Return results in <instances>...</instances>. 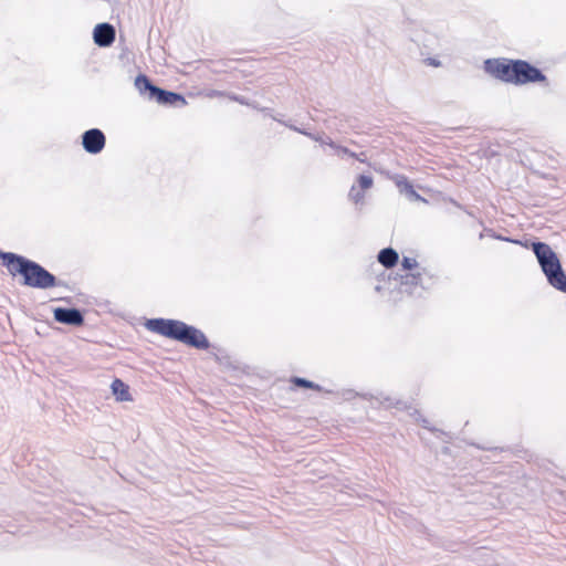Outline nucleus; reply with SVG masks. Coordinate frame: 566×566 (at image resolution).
Here are the masks:
<instances>
[{
	"label": "nucleus",
	"mask_w": 566,
	"mask_h": 566,
	"mask_svg": "<svg viewBox=\"0 0 566 566\" xmlns=\"http://www.w3.org/2000/svg\"><path fill=\"white\" fill-rule=\"evenodd\" d=\"M145 327L163 337L178 340L197 349H208L210 344L206 335L198 328L177 319L153 318Z\"/></svg>",
	"instance_id": "obj_2"
},
{
	"label": "nucleus",
	"mask_w": 566,
	"mask_h": 566,
	"mask_svg": "<svg viewBox=\"0 0 566 566\" xmlns=\"http://www.w3.org/2000/svg\"><path fill=\"white\" fill-rule=\"evenodd\" d=\"M295 386L297 387H303V388H308V389H313V390H321V387L310 380H306L304 378H298V377H295L291 380Z\"/></svg>",
	"instance_id": "obj_14"
},
{
	"label": "nucleus",
	"mask_w": 566,
	"mask_h": 566,
	"mask_svg": "<svg viewBox=\"0 0 566 566\" xmlns=\"http://www.w3.org/2000/svg\"><path fill=\"white\" fill-rule=\"evenodd\" d=\"M342 150H343L344 153H346V154H349L352 157H355V158H357L358 160L364 161L363 157H357V155H356L355 153L349 151L347 148H342Z\"/></svg>",
	"instance_id": "obj_16"
},
{
	"label": "nucleus",
	"mask_w": 566,
	"mask_h": 566,
	"mask_svg": "<svg viewBox=\"0 0 566 566\" xmlns=\"http://www.w3.org/2000/svg\"><path fill=\"white\" fill-rule=\"evenodd\" d=\"M401 265L405 270H412L418 266V263L416 259L405 256L401 261Z\"/></svg>",
	"instance_id": "obj_15"
},
{
	"label": "nucleus",
	"mask_w": 566,
	"mask_h": 566,
	"mask_svg": "<svg viewBox=\"0 0 566 566\" xmlns=\"http://www.w3.org/2000/svg\"><path fill=\"white\" fill-rule=\"evenodd\" d=\"M395 184L399 188L400 191H405L408 196L416 200H424L417 191L413 186L409 182V180L405 176H397L395 178Z\"/></svg>",
	"instance_id": "obj_12"
},
{
	"label": "nucleus",
	"mask_w": 566,
	"mask_h": 566,
	"mask_svg": "<svg viewBox=\"0 0 566 566\" xmlns=\"http://www.w3.org/2000/svg\"><path fill=\"white\" fill-rule=\"evenodd\" d=\"M3 265L13 276L21 275L22 283L33 289H51L56 286V279L34 261L8 252L1 255Z\"/></svg>",
	"instance_id": "obj_3"
},
{
	"label": "nucleus",
	"mask_w": 566,
	"mask_h": 566,
	"mask_svg": "<svg viewBox=\"0 0 566 566\" xmlns=\"http://www.w3.org/2000/svg\"><path fill=\"white\" fill-rule=\"evenodd\" d=\"M135 85L140 92L148 91L150 97L154 95V88H157V86L150 83L146 75H138Z\"/></svg>",
	"instance_id": "obj_13"
},
{
	"label": "nucleus",
	"mask_w": 566,
	"mask_h": 566,
	"mask_svg": "<svg viewBox=\"0 0 566 566\" xmlns=\"http://www.w3.org/2000/svg\"><path fill=\"white\" fill-rule=\"evenodd\" d=\"M106 138L102 130L92 128L86 130L82 136L84 149L90 154H98L105 147Z\"/></svg>",
	"instance_id": "obj_5"
},
{
	"label": "nucleus",
	"mask_w": 566,
	"mask_h": 566,
	"mask_svg": "<svg viewBox=\"0 0 566 566\" xmlns=\"http://www.w3.org/2000/svg\"><path fill=\"white\" fill-rule=\"evenodd\" d=\"M410 276L412 277V280H418V279H420V273H418L417 275H416V274H412V275H410Z\"/></svg>",
	"instance_id": "obj_17"
},
{
	"label": "nucleus",
	"mask_w": 566,
	"mask_h": 566,
	"mask_svg": "<svg viewBox=\"0 0 566 566\" xmlns=\"http://www.w3.org/2000/svg\"><path fill=\"white\" fill-rule=\"evenodd\" d=\"M151 98H155L161 105H175L178 103L181 105L187 104V101L182 95L174 92H168L159 87L154 88V95L151 96Z\"/></svg>",
	"instance_id": "obj_8"
},
{
	"label": "nucleus",
	"mask_w": 566,
	"mask_h": 566,
	"mask_svg": "<svg viewBox=\"0 0 566 566\" xmlns=\"http://www.w3.org/2000/svg\"><path fill=\"white\" fill-rule=\"evenodd\" d=\"M112 391L116 396L118 401H132V395L129 392V387L123 380L116 378L112 382Z\"/></svg>",
	"instance_id": "obj_10"
},
{
	"label": "nucleus",
	"mask_w": 566,
	"mask_h": 566,
	"mask_svg": "<svg viewBox=\"0 0 566 566\" xmlns=\"http://www.w3.org/2000/svg\"><path fill=\"white\" fill-rule=\"evenodd\" d=\"M398 260H399L398 253L391 248L382 249L378 253V261L386 269L394 268L398 263Z\"/></svg>",
	"instance_id": "obj_11"
},
{
	"label": "nucleus",
	"mask_w": 566,
	"mask_h": 566,
	"mask_svg": "<svg viewBox=\"0 0 566 566\" xmlns=\"http://www.w3.org/2000/svg\"><path fill=\"white\" fill-rule=\"evenodd\" d=\"M54 318L59 323L81 326L84 323L83 315L76 308L57 307L54 310Z\"/></svg>",
	"instance_id": "obj_6"
},
{
	"label": "nucleus",
	"mask_w": 566,
	"mask_h": 566,
	"mask_svg": "<svg viewBox=\"0 0 566 566\" xmlns=\"http://www.w3.org/2000/svg\"><path fill=\"white\" fill-rule=\"evenodd\" d=\"M533 251L548 282L557 290L566 292V274L551 247L543 242L533 243Z\"/></svg>",
	"instance_id": "obj_4"
},
{
	"label": "nucleus",
	"mask_w": 566,
	"mask_h": 566,
	"mask_svg": "<svg viewBox=\"0 0 566 566\" xmlns=\"http://www.w3.org/2000/svg\"><path fill=\"white\" fill-rule=\"evenodd\" d=\"M484 70L493 77L515 85L546 82L543 72L524 60L489 59Z\"/></svg>",
	"instance_id": "obj_1"
},
{
	"label": "nucleus",
	"mask_w": 566,
	"mask_h": 566,
	"mask_svg": "<svg viewBox=\"0 0 566 566\" xmlns=\"http://www.w3.org/2000/svg\"><path fill=\"white\" fill-rule=\"evenodd\" d=\"M115 29L112 24H97L93 32L94 42L98 46H109L115 41Z\"/></svg>",
	"instance_id": "obj_7"
},
{
	"label": "nucleus",
	"mask_w": 566,
	"mask_h": 566,
	"mask_svg": "<svg viewBox=\"0 0 566 566\" xmlns=\"http://www.w3.org/2000/svg\"><path fill=\"white\" fill-rule=\"evenodd\" d=\"M358 189L353 186L349 191L350 199L355 202H361L364 200V191L373 187V178L370 176L360 175L357 178Z\"/></svg>",
	"instance_id": "obj_9"
}]
</instances>
